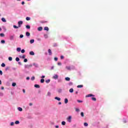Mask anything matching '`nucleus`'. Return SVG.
<instances>
[{
  "label": "nucleus",
  "instance_id": "obj_1",
  "mask_svg": "<svg viewBox=\"0 0 128 128\" xmlns=\"http://www.w3.org/2000/svg\"><path fill=\"white\" fill-rule=\"evenodd\" d=\"M24 24V22L22 20H20L18 22V28H20L22 26V25Z\"/></svg>",
  "mask_w": 128,
  "mask_h": 128
},
{
  "label": "nucleus",
  "instance_id": "obj_2",
  "mask_svg": "<svg viewBox=\"0 0 128 128\" xmlns=\"http://www.w3.org/2000/svg\"><path fill=\"white\" fill-rule=\"evenodd\" d=\"M66 120L68 122H72V116H69L66 118Z\"/></svg>",
  "mask_w": 128,
  "mask_h": 128
},
{
  "label": "nucleus",
  "instance_id": "obj_3",
  "mask_svg": "<svg viewBox=\"0 0 128 128\" xmlns=\"http://www.w3.org/2000/svg\"><path fill=\"white\" fill-rule=\"evenodd\" d=\"M52 78H54V80H58V76L56 74L52 76Z\"/></svg>",
  "mask_w": 128,
  "mask_h": 128
},
{
  "label": "nucleus",
  "instance_id": "obj_4",
  "mask_svg": "<svg viewBox=\"0 0 128 128\" xmlns=\"http://www.w3.org/2000/svg\"><path fill=\"white\" fill-rule=\"evenodd\" d=\"M14 35H12L10 36V40H14Z\"/></svg>",
  "mask_w": 128,
  "mask_h": 128
},
{
  "label": "nucleus",
  "instance_id": "obj_5",
  "mask_svg": "<svg viewBox=\"0 0 128 128\" xmlns=\"http://www.w3.org/2000/svg\"><path fill=\"white\" fill-rule=\"evenodd\" d=\"M90 96H94V95L92 94H89L86 96V98H90Z\"/></svg>",
  "mask_w": 128,
  "mask_h": 128
},
{
  "label": "nucleus",
  "instance_id": "obj_6",
  "mask_svg": "<svg viewBox=\"0 0 128 128\" xmlns=\"http://www.w3.org/2000/svg\"><path fill=\"white\" fill-rule=\"evenodd\" d=\"M38 32H42V26L38 27Z\"/></svg>",
  "mask_w": 128,
  "mask_h": 128
},
{
  "label": "nucleus",
  "instance_id": "obj_7",
  "mask_svg": "<svg viewBox=\"0 0 128 128\" xmlns=\"http://www.w3.org/2000/svg\"><path fill=\"white\" fill-rule=\"evenodd\" d=\"M48 52L49 54V56H52V50H50V49L48 50Z\"/></svg>",
  "mask_w": 128,
  "mask_h": 128
},
{
  "label": "nucleus",
  "instance_id": "obj_8",
  "mask_svg": "<svg viewBox=\"0 0 128 128\" xmlns=\"http://www.w3.org/2000/svg\"><path fill=\"white\" fill-rule=\"evenodd\" d=\"M30 56H34V52L32 51L30 52Z\"/></svg>",
  "mask_w": 128,
  "mask_h": 128
},
{
  "label": "nucleus",
  "instance_id": "obj_9",
  "mask_svg": "<svg viewBox=\"0 0 128 128\" xmlns=\"http://www.w3.org/2000/svg\"><path fill=\"white\" fill-rule=\"evenodd\" d=\"M65 80L67 82H70V78L68 77H66V78H65Z\"/></svg>",
  "mask_w": 128,
  "mask_h": 128
},
{
  "label": "nucleus",
  "instance_id": "obj_10",
  "mask_svg": "<svg viewBox=\"0 0 128 128\" xmlns=\"http://www.w3.org/2000/svg\"><path fill=\"white\" fill-rule=\"evenodd\" d=\"M34 88H40V85L36 84H34Z\"/></svg>",
  "mask_w": 128,
  "mask_h": 128
},
{
  "label": "nucleus",
  "instance_id": "obj_11",
  "mask_svg": "<svg viewBox=\"0 0 128 128\" xmlns=\"http://www.w3.org/2000/svg\"><path fill=\"white\" fill-rule=\"evenodd\" d=\"M2 22H6V18H2Z\"/></svg>",
  "mask_w": 128,
  "mask_h": 128
},
{
  "label": "nucleus",
  "instance_id": "obj_12",
  "mask_svg": "<svg viewBox=\"0 0 128 128\" xmlns=\"http://www.w3.org/2000/svg\"><path fill=\"white\" fill-rule=\"evenodd\" d=\"M26 36H30V32H26Z\"/></svg>",
  "mask_w": 128,
  "mask_h": 128
},
{
  "label": "nucleus",
  "instance_id": "obj_13",
  "mask_svg": "<svg viewBox=\"0 0 128 128\" xmlns=\"http://www.w3.org/2000/svg\"><path fill=\"white\" fill-rule=\"evenodd\" d=\"M48 30H49L48 27V26H46L44 28V30H47V32H48Z\"/></svg>",
  "mask_w": 128,
  "mask_h": 128
},
{
  "label": "nucleus",
  "instance_id": "obj_14",
  "mask_svg": "<svg viewBox=\"0 0 128 128\" xmlns=\"http://www.w3.org/2000/svg\"><path fill=\"white\" fill-rule=\"evenodd\" d=\"M64 102H65V104H68V98H65Z\"/></svg>",
  "mask_w": 128,
  "mask_h": 128
},
{
  "label": "nucleus",
  "instance_id": "obj_15",
  "mask_svg": "<svg viewBox=\"0 0 128 128\" xmlns=\"http://www.w3.org/2000/svg\"><path fill=\"white\" fill-rule=\"evenodd\" d=\"M18 109L20 112H22V108L18 107Z\"/></svg>",
  "mask_w": 128,
  "mask_h": 128
},
{
  "label": "nucleus",
  "instance_id": "obj_16",
  "mask_svg": "<svg viewBox=\"0 0 128 128\" xmlns=\"http://www.w3.org/2000/svg\"><path fill=\"white\" fill-rule=\"evenodd\" d=\"M70 92H74V88H72L69 90Z\"/></svg>",
  "mask_w": 128,
  "mask_h": 128
},
{
  "label": "nucleus",
  "instance_id": "obj_17",
  "mask_svg": "<svg viewBox=\"0 0 128 128\" xmlns=\"http://www.w3.org/2000/svg\"><path fill=\"white\" fill-rule=\"evenodd\" d=\"M34 40L32 39V40H30V44H34Z\"/></svg>",
  "mask_w": 128,
  "mask_h": 128
},
{
  "label": "nucleus",
  "instance_id": "obj_18",
  "mask_svg": "<svg viewBox=\"0 0 128 128\" xmlns=\"http://www.w3.org/2000/svg\"><path fill=\"white\" fill-rule=\"evenodd\" d=\"M66 68L68 70H70V66H66Z\"/></svg>",
  "mask_w": 128,
  "mask_h": 128
},
{
  "label": "nucleus",
  "instance_id": "obj_19",
  "mask_svg": "<svg viewBox=\"0 0 128 128\" xmlns=\"http://www.w3.org/2000/svg\"><path fill=\"white\" fill-rule=\"evenodd\" d=\"M92 100H94V102H96V98L94 97L92 98Z\"/></svg>",
  "mask_w": 128,
  "mask_h": 128
},
{
  "label": "nucleus",
  "instance_id": "obj_20",
  "mask_svg": "<svg viewBox=\"0 0 128 128\" xmlns=\"http://www.w3.org/2000/svg\"><path fill=\"white\" fill-rule=\"evenodd\" d=\"M55 100H60V98H58V97H55Z\"/></svg>",
  "mask_w": 128,
  "mask_h": 128
},
{
  "label": "nucleus",
  "instance_id": "obj_21",
  "mask_svg": "<svg viewBox=\"0 0 128 128\" xmlns=\"http://www.w3.org/2000/svg\"><path fill=\"white\" fill-rule=\"evenodd\" d=\"M83 87H84L83 85H78L77 86V88H83Z\"/></svg>",
  "mask_w": 128,
  "mask_h": 128
},
{
  "label": "nucleus",
  "instance_id": "obj_22",
  "mask_svg": "<svg viewBox=\"0 0 128 128\" xmlns=\"http://www.w3.org/2000/svg\"><path fill=\"white\" fill-rule=\"evenodd\" d=\"M26 28H28V30H30V25H26Z\"/></svg>",
  "mask_w": 128,
  "mask_h": 128
},
{
  "label": "nucleus",
  "instance_id": "obj_23",
  "mask_svg": "<svg viewBox=\"0 0 128 128\" xmlns=\"http://www.w3.org/2000/svg\"><path fill=\"white\" fill-rule=\"evenodd\" d=\"M62 126H66V122L62 121Z\"/></svg>",
  "mask_w": 128,
  "mask_h": 128
},
{
  "label": "nucleus",
  "instance_id": "obj_24",
  "mask_svg": "<svg viewBox=\"0 0 128 128\" xmlns=\"http://www.w3.org/2000/svg\"><path fill=\"white\" fill-rule=\"evenodd\" d=\"M22 48H16V50L17 52H20Z\"/></svg>",
  "mask_w": 128,
  "mask_h": 128
},
{
  "label": "nucleus",
  "instance_id": "obj_25",
  "mask_svg": "<svg viewBox=\"0 0 128 128\" xmlns=\"http://www.w3.org/2000/svg\"><path fill=\"white\" fill-rule=\"evenodd\" d=\"M40 82L41 84H44V79H41Z\"/></svg>",
  "mask_w": 128,
  "mask_h": 128
},
{
  "label": "nucleus",
  "instance_id": "obj_26",
  "mask_svg": "<svg viewBox=\"0 0 128 128\" xmlns=\"http://www.w3.org/2000/svg\"><path fill=\"white\" fill-rule=\"evenodd\" d=\"M13 27L14 28H20L18 27V26H16V25H14Z\"/></svg>",
  "mask_w": 128,
  "mask_h": 128
},
{
  "label": "nucleus",
  "instance_id": "obj_27",
  "mask_svg": "<svg viewBox=\"0 0 128 128\" xmlns=\"http://www.w3.org/2000/svg\"><path fill=\"white\" fill-rule=\"evenodd\" d=\"M50 82V79L46 80V84H48Z\"/></svg>",
  "mask_w": 128,
  "mask_h": 128
},
{
  "label": "nucleus",
  "instance_id": "obj_28",
  "mask_svg": "<svg viewBox=\"0 0 128 128\" xmlns=\"http://www.w3.org/2000/svg\"><path fill=\"white\" fill-rule=\"evenodd\" d=\"M12 86H16V82H13V83L12 84Z\"/></svg>",
  "mask_w": 128,
  "mask_h": 128
},
{
  "label": "nucleus",
  "instance_id": "obj_29",
  "mask_svg": "<svg viewBox=\"0 0 128 128\" xmlns=\"http://www.w3.org/2000/svg\"><path fill=\"white\" fill-rule=\"evenodd\" d=\"M81 116L84 118V112H82L80 113Z\"/></svg>",
  "mask_w": 128,
  "mask_h": 128
},
{
  "label": "nucleus",
  "instance_id": "obj_30",
  "mask_svg": "<svg viewBox=\"0 0 128 128\" xmlns=\"http://www.w3.org/2000/svg\"><path fill=\"white\" fill-rule=\"evenodd\" d=\"M1 66L2 68H4V66H6V64H4V63H2Z\"/></svg>",
  "mask_w": 128,
  "mask_h": 128
},
{
  "label": "nucleus",
  "instance_id": "obj_31",
  "mask_svg": "<svg viewBox=\"0 0 128 128\" xmlns=\"http://www.w3.org/2000/svg\"><path fill=\"white\" fill-rule=\"evenodd\" d=\"M0 36H1L2 37H4V33H1L0 34Z\"/></svg>",
  "mask_w": 128,
  "mask_h": 128
},
{
  "label": "nucleus",
  "instance_id": "obj_32",
  "mask_svg": "<svg viewBox=\"0 0 128 128\" xmlns=\"http://www.w3.org/2000/svg\"><path fill=\"white\" fill-rule=\"evenodd\" d=\"M15 124H20V121H18V120L16 121Z\"/></svg>",
  "mask_w": 128,
  "mask_h": 128
},
{
  "label": "nucleus",
  "instance_id": "obj_33",
  "mask_svg": "<svg viewBox=\"0 0 128 128\" xmlns=\"http://www.w3.org/2000/svg\"><path fill=\"white\" fill-rule=\"evenodd\" d=\"M84 126H88V124L87 122H84Z\"/></svg>",
  "mask_w": 128,
  "mask_h": 128
},
{
  "label": "nucleus",
  "instance_id": "obj_34",
  "mask_svg": "<svg viewBox=\"0 0 128 128\" xmlns=\"http://www.w3.org/2000/svg\"><path fill=\"white\" fill-rule=\"evenodd\" d=\"M16 62H20V58H18V57L16 58Z\"/></svg>",
  "mask_w": 128,
  "mask_h": 128
},
{
  "label": "nucleus",
  "instance_id": "obj_35",
  "mask_svg": "<svg viewBox=\"0 0 128 128\" xmlns=\"http://www.w3.org/2000/svg\"><path fill=\"white\" fill-rule=\"evenodd\" d=\"M1 44H6V41L4 40H2Z\"/></svg>",
  "mask_w": 128,
  "mask_h": 128
},
{
  "label": "nucleus",
  "instance_id": "obj_36",
  "mask_svg": "<svg viewBox=\"0 0 128 128\" xmlns=\"http://www.w3.org/2000/svg\"><path fill=\"white\" fill-rule=\"evenodd\" d=\"M34 78H36L34 77V76H33L32 77L31 80H34Z\"/></svg>",
  "mask_w": 128,
  "mask_h": 128
},
{
  "label": "nucleus",
  "instance_id": "obj_37",
  "mask_svg": "<svg viewBox=\"0 0 128 128\" xmlns=\"http://www.w3.org/2000/svg\"><path fill=\"white\" fill-rule=\"evenodd\" d=\"M44 37L45 38H48V34H44Z\"/></svg>",
  "mask_w": 128,
  "mask_h": 128
},
{
  "label": "nucleus",
  "instance_id": "obj_38",
  "mask_svg": "<svg viewBox=\"0 0 128 128\" xmlns=\"http://www.w3.org/2000/svg\"><path fill=\"white\" fill-rule=\"evenodd\" d=\"M8 60H9L10 62H11V60H12V57H9V58H8Z\"/></svg>",
  "mask_w": 128,
  "mask_h": 128
},
{
  "label": "nucleus",
  "instance_id": "obj_39",
  "mask_svg": "<svg viewBox=\"0 0 128 128\" xmlns=\"http://www.w3.org/2000/svg\"><path fill=\"white\" fill-rule=\"evenodd\" d=\"M33 66H36V68H38V64H36V63L33 64Z\"/></svg>",
  "mask_w": 128,
  "mask_h": 128
},
{
  "label": "nucleus",
  "instance_id": "obj_40",
  "mask_svg": "<svg viewBox=\"0 0 128 128\" xmlns=\"http://www.w3.org/2000/svg\"><path fill=\"white\" fill-rule=\"evenodd\" d=\"M20 58H26V55H23L22 56H20Z\"/></svg>",
  "mask_w": 128,
  "mask_h": 128
},
{
  "label": "nucleus",
  "instance_id": "obj_41",
  "mask_svg": "<svg viewBox=\"0 0 128 128\" xmlns=\"http://www.w3.org/2000/svg\"><path fill=\"white\" fill-rule=\"evenodd\" d=\"M26 52V51H25L24 50V49L21 50L22 54H24V52Z\"/></svg>",
  "mask_w": 128,
  "mask_h": 128
},
{
  "label": "nucleus",
  "instance_id": "obj_42",
  "mask_svg": "<svg viewBox=\"0 0 128 128\" xmlns=\"http://www.w3.org/2000/svg\"><path fill=\"white\" fill-rule=\"evenodd\" d=\"M26 20H30V17H26Z\"/></svg>",
  "mask_w": 128,
  "mask_h": 128
},
{
  "label": "nucleus",
  "instance_id": "obj_43",
  "mask_svg": "<svg viewBox=\"0 0 128 128\" xmlns=\"http://www.w3.org/2000/svg\"><path fill=\"white\" fill-rule=\"evenodd\" d=\"M24 62H28V59L25 58L24 60Z\"/></svg>",
  "mask_w": 128,
  "mask_h": 128
},
{
  "label": "nucleus",
  "instance_id": "obj_44",
  "mask_svg": "<svg viewBox=\"0 0 128 128\" xmlns=\"http://www.w3.org/2000/svg\"><path fill=\"white\" fill-rule=\"evenodd\" d=\"M40 22H41L42 24H44V23H46V22H47V21H44V22L41 21Z\"/></svg>",
  "mask_w": 128,
  "mask_h": 128
},
{
  "label": "nucleus",
  "instance_id": "obj_45",
  "mask_svg": "<svg viewBox=\"0 0 128 128\" xmlns=\"http://www.w3.org/2000/svg\"><path fill=\"white\" fill-rule=\"evenodd\" d=\"M54 60L56 61V62H58V58H56H56H54Z\"/></svg>",
  "mask_w": 128,
  "mask_h": 128
},
{
  "label": "nucleus",
  "instance_id": "obj_46",
  "mask_svg": "<svg viewBox=\"0 0 128 128\" xmlns=\"http://www.w3.org/2000/svg\"><path fill=\"white\" fill-rule=\"evenodd\" d=\"M47 96H50V92H48Z\"/></svg>",
  "mask_w": 128,
  "mask_h": 128
},
{
  "label": "nucleus",
  "instance_id": "obj_47",
  "mask_svg": "<svg viewBox=\"0 0 128 128\" xmlns=\"http://www.w3.org/2000/svg\"><path fill=\"white\" fill-rule=\"evenodd\" d=\"M68 84L69 86H72L73 84L72 82H70Z\"/></svg>",
  "mask_w": 128,
  "mask_h": 128
},
{
  "label": "nucleus",
  "instance_id": "obj_48",
  "mask_svg": "<svg viewBox=\"0 0 128 128\" xmlns=\"http://www.w3.org/2000/svg\"><path fill=\"white\" fill-rule=\"evenodd\" d=\"M24 38V35L20 34V38Z\"/></svg>",
  "mask_w": 128,
  "mask_h": 128
},
{
  "label": "nucleus",
  "instance_id": "obj_49",
  "mask_svg": "<svg viewBox=\"0 0 128 128\" xmlns=\"http://www.w3.org/2000/svg\"><path fill=\"white\" fill-rule=\"evenodd\" d=\"M58 92H62V89L58 90Z\"/></svg>",
  "mask_w": 128,
  "mask_h": 128
},
{
  "label": "nucleus",
  "instance_id": "obj_50",
  "mask_svg": "<svg viewBox=\"0 0 128 128\" xmlns=\"http://www.w3.org/2000/svg\"><path fill=\"white\" fill-rule=\"evenodd\" d=\"M14 122L10 123V126H14Z\"/></svg>",
  "mask_w": 128,
  "mask_h": 128
},
{
  "label": "nucleus",
  "instance_id": "obj_51",
  "mask_svg": "<svg viewBox=\"0 0 128 128\" xmlns=\"http://www.w3.org/2000/svg\"><path fill=\"white\" fill-rule=\"evenodd\" d=\"M0 76H2V71L0 70Z\"/></svg>",
  "mask_w": 128,
  "mask_h": 128
},
{
  "label": "nucleus",
  "instance_id": "obj_52",
  "mask_svg": "<svg viewBox=\"0 0 128 128\" xmlns=\"http://www.w3.org/2000/svg\"><path fill=\"white\" fill-rule=\"evenodd\" d=\"M58 66H62V63L60 62H59L58 63Z\"/></svg>",
  "mask_w": 128,
  "mask_h": 128
},
{
  "label": "nucleus",
  "instance_id": "obj_53",
  "mask_svg": "<svg viewBox=\"0 0 128 128\" xmlns=\"http://www.w3.org/2000/svg\"><path fill=\"white\" fill-rule=\"evenodd\" d=\"M77 102H82V101L80 100H78Z\"/></svg>",
  "mask_w": 128,
  "mask_h": 128
},
{
  "label": "nucleus",
  "instance_id": "obj_54",
  "mask_svg": "<svg viewBox=\"0 0 128 128\" xmlns=\"http://www.w3.org/2000/svg\"><path fill=\"white\" fill-rule=\"evenodd\" d=\"M76 112H80V109H78V108H76Z\"/></svg>",
  "mask_w": 128,
  "mask_h": 128
},
{
  "label": "nucleus",
  "instance_id": "obj_55",
  "mask_svg": "<svg viewBox=\"0 0 128 128\" xmlns=\"http://www.w3.org/2000/svg\"><path fill=\"white\" fill-rule=\"evenodd\" d=\"M41 78H46V76H42Z\"/></svg>",
  "mask_w": 128,
  "mask_h": 128
},
{
  "label": "nucleus",
  "instance_id": "obj_56",
  "mask_svg": "<svg viewBox=\"0 0 128 128\" xmlns=\"http://www.w3.org/2000/svg\"><path fill=\"white\" fill-rule=\"evenodd\" d=\"M22 92H23L24 94L26 93V90H24V89L22 90Z\"/></svg>",
  "mask_w": 128,
  "mask_h": 128
},
{
  "label": "nucleus",
  "instance_id": "obj_57",
  "mask_svg": "<svg viewBox=\"0 0 128 128\" xmlns=\"http://www.w3.org/2000/svg\"><path fill=\"white\" fill-rule=\"evenodd\" d=\"M26 80H30V77H27L26 78Z\"/></svg>",
  "mask_w": 128,
  "mask_h": 128
},
{
  "label": "nucleus",
  "instance_id": "obj_58",
  "mask_svg": "<svg viewBox=\"0 0 128 128\" xmlns=\"http://www.w3.org/2000/svg\"><path fill=\"white\" fill-rule=\"evenodd\" d=\"M10 69V68L8 67L6 68V70H9Z\"/></svg>",
  "mask_w": 128,
  "mask_h": 128
},
{
  "label": "nucleus",
  "instance_id": "obj_59",
  "mask_svg": "<svg viewBox=\"0 0 128 128\" xmlns=\"http://www.w3.org/2000/svg\"><path fill=\"white\" fill-rule=\"evenodd\" d=\"M60 58H61V60H63V58H64V56H60Z\"/></svg>",
  "mask_w": 128,
  "mask_h": 128
},
{
  "label": "nucleus",
  "instance_id": "obj_60",
  "mask_svg": "<svg viewBox=\"0 0 128 128\" xmlns=\"http://www.w3.org/2000/svg\"><path fill=\"white\" fill-rule=\"evenodd\" d=\"M29 106H32V103H30V104H29Z\"/></svg>",
  "mask_w": 128,
  "mask_h": 128
},
{
  "label": "nucleus",
  "instance_id": "obj_61",
  "mask_svg": "<svg viewBox=\"0 0 128 128\" xmlns=\"http://www.w3.org/2000/svg\"><path fill=\"white\" fill-rule=\"evenodd\" d=\"M22 5L24 4V2H22Z\"/></svg>",
  "mask_w": 128,
  "mask_h": 128
},
{
  "label": "nucleus",
  "instance_id": "obj_62",
  "mask_svg": "<svg viewBox=\"0 0 128 128\" xmlns=\"http://www.w3.org/2000/svg\"><path fill=\"white\" fill-rule=\"evenodd\" d=\"M1 90H4V86H2V87L1 88Z\"/></svg>",
  "mask_w": 128,
  "mask_h": 128
},
{
  "label": "nucleus",
  "instance_id": "obj_63",
  "mask_svg": "<svg viewBox=\"0 0 128 128\" xmlns=\"http://www.w3.org/2000/svg\"><path fill=\"white\" fill-rule=\"evenodd\" d=\"M29 66H30V68H32V64H30V65H29Z\"/></svg>",
  "mask_w": 128,
  "mask_h": 128
},
{
  "label": "nucleus",
  "instance_id": "obj_64",
  "mask_svg": "<svg viewBox=\"0 0 128 128\" xmlns=\"http://www.w3.org/2000/svg\"><path fill=\"white\" fill-rule=\"evenodd\" d=\"M56 128H59V126H56Z\"/></svg>",
  "mask_w": 128,
  "mask_h": 128
}]
</instances>
